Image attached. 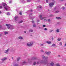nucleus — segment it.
Instances as JSON below:
<instances>
[{
	"label": "nucleus",
	"instance_id": "79ce46f5",
	"mask_svg": "<svg viewBox=\"0 0 66 66\" xmlns=\"http://www.w3.org/2000/svg\"><path fill=\"white\" fill-rule=\"evenodd\" d=\"M43 44H40V46H43Z\"/></svg>",
	"mask_w": 66,
	"mask_h": 66
},
{
	"label": "nucleus",
	"instance_id": "2eb2a0df",
	"mask_svg": "<svg viewBox=\"0 0 66 66\" xmlns=\"http://www.w3.org/2000/svg\"><path fill=\"white\" fill-rule=\"evenodd\" d=\"M8 51H9V49H8L7 50H5V53H7V52H8Z\"/></svg>",
	"mask_w": 66,
	"mask_h": 66
},
{
	"label": "nucleus",
	"instance_id": "39448f33",
	"mask_svg": "<svg viewBox=\"0 0 66 66\" xmlns=\"http://www.w3.org/2000/svg\"><path fill=\"white\" fill-rule=\"evenodd\" d=\"M54 2H52L50 3L49 4L50 7H52L54 5Z\"/></svg>",
	"mask_w": 66,
	"mask_h": 66
},
{
	"label": "nucleus",
	"instance_id": "cd10ccee",
	"mask_svg": "<svg viewBox=\"0 0 66 66\" xmlns=\"http://www.w3.org/2000/svg\"><path fill=\"white\" fill-rule=\"evenodd\" d=\"M59 11H56L55 12V13H59Z\"/></svg>",
	"mask_w": 66,
	"mask_h": 66
},
{
	"label": "nucleus",
	"instance_id": "c85d7f7f",
	"mask_svg": "<svg viewBox=\"0 0 66 66\" xmlns=\"http://www.w3.org/2000/svg\"><path fill=\"white\" fill-rule=\"evenodd\" d=\"M18 66V64H15L14 65V66Z\"/></svg>",
	"mask_w": 66,
	"mask_h": 66
},
{
	"label": "nucleus",
	"instance_id": "5701e85b",
	"mask_svg": "<svg viewBox=\"0 0 66 66\" xmlns=\"http://www.w3.org/2000/svg\"><path fill=\"white\" fill-rule=\"evenodd\" d=\"M20 59V57H19L17 59V61H19V60Z\"/></svg>",
	"mask_w": 66,
	"mask_h": 66
},
{
	"label": "nucleus",
	"instance_id": "a211bd4d",
	"mask_svg": "<svg viewBox=\"0 0 66 66\" xmlns=\"http://www.w3.org/2000/svg\"><path fill=\"white\" fill-rule=\"evenodd\" d=\"M18 38L19 39H23V38L22 37H20V36Z\"/></svg>",
	"mask_w": 66,
	"mask_h": 66
},
{
	"label": "nucleus",
	"instance_id": "393cba45",
	"mask_svg": "<svg viewBox=\"0 0 66 66\" xmlns=\"http://www.w3.org/2000/svg\"><path fill=\"white\" fill-rule=\"evenodd\" d=\"M52 46H53V47H55V45L54 44H53L52 45Z\"/></svg>",
	"mask_w": 66,
	"mask_h": 66
},
{
	"label": "nucleus",
	"instance_id": "bb28decb",
	"mask_svg": "<svg viewBox=\"0 0 66 66\" xmlns=\"http://www.w3.org/2000/svg\"><path fill=\"white\" fill-rule=\"evenodd\" d=\"M61 38H58L57 39V40H59V41H60V40H61Z\"/></svg>",
	"mask_w": 66,
	"mask_h": 66
},
{
	"label": "nucleus",
	"instance_id": "f257e3e1",
	"mask_svg": "<svg viewBox=\"0 0 66 66\" xmlns=\"http://www.w3.org/2000/svg\"><path fill=\"white\" fill-rule=\"evenodd\" d=\"M42 57L43 58V59H45V61H44V60H42L41 61V62H40V63H43V62H44V63H45V64H46L47 63V60H46H46H47V59H48V57H45V56L44 55H42Z\"/></svg>",
	"mask_w": 66,
	"mask_h": 66
},
{
	"label": "nucleus",
	"instance_id": "4d7b16f0",
	"mask_svg": "<svg viewBox=\"0 0 66 66\" xmlns=\"http://www.w3.org/2000/svg\"><path fill=\"white\" fill-rule=\"evenodd\" d=\"M13 59V57H12V59Z\"/></svg>",
	"mask_w": 66,
	"mask_h": 66
},
{
	"label": "nucleus",
	"instance_id": "a878e982",
	"mask_svg": "<svg viewBox=\"0 0 66 66\" xmlns=\"http://www.w3.org/2000/svg\"><path fill=\"white\" fill-rule=\"evenodd\" d=\"M56 66H60V65L59 64L57 63L56 64Z\"/></svg>",
	"mask_w": 66,
	"mask_h": 66
},
{
	"label": "nucleus",
	"instance_id": "49530a36",
	"mask_svg": "<svg viewBox=\"0 0 66 66\" xmlns=\"http://www.w3.org/2000/svg\"><path fill=\"white\" fill-rule=\"evenodd\" d=\"M1 26H0V29H1Z\"/></svg>",
	"mask_w": 66,
	"mask_h": 66
},
{
	"label": "nucleus",
	"instance_id": "ddd939ff",
	"mask_svg": "<svg viewBox=\"0 0 66 66\" xmlns=\"http://www.w3.org/2000/svg\"><path fill=\"white\" fill-rule=\"evenodd\" d=\"M29 31L30 32H33V30L30 29L29 30Z\"/></svg>",
	"mask_w": 66,
	"mask_h": 66
},
{
	"label": "nucleus",
	"instance_id": "7c9ffc66",
	"mask_svg": "<svg viewBox=\"0 0 66 66\" xmlns=\"http://www.w3.org/2000/svg\"><path fill=\"white\" fill-rule=\"evenodd\" d=\"M22 22H23V21H21L19 22V23H22Z\"/></svg>",
	"mask_w": 66,
	"mask_h": 66
},
{
	"label": "nucleus",
	"instance_id": "680f3d73",
	"mask_svg": "<svg viewBox=\"0 0 66 66\" xmlns=\"http://www.w3.org/2000/svg\"><path fill=\"white\" fill-rule=\"evenodd\" d=\"M47 66H48V65H47Z\"/></svg>",
	"mask_w": 66,
	"mask_h": 66
},
{
	"label": "nucleus",
	"instance_id": "20e7f679",
	"mask_svg": "<svg viewBox=\"0 0 66 66\" xmlns=\"http://www.w3.org/2000/svg\"><path fill=\"white\" fill-rule=\"evenodd\" d=\"M33 45V42H31L30 43H28L27 44V45L29 47H30V46H31Z\"/></svg>",
	"mask_w": 66,
	"mask_h": 66
},
{
	"label": "nucleus",
	"instance_id": "f03ea898",
	"mask_svg": "<svg viewBox=\"0 0 66 66\" xmlns=\"http://www.w3.org/2000/svg\"><path fill=\"white\" fill-rule=\"evenodd\" d=\"M2 5L3 6H5L4 7V8L6 11H8V10L10 9V7L7 6V4L4 3H3Z\"/></svg>",
	"mask_w": 66,
	"mask_h": 66
},
{
	"label": "nucleus",
	"instance_id": "3c124183",
	"mask_svg": "<svg viewBox=\"0 0 66 66\" xmlns=\"http://www.w3.org/2000/svg\"><path fill=\"white\" fill-rule=\"evenodd\" d=\"M61 1H63V0H61Z\"/></svg>",
	"mask_w": 66,
	"mask_h": 66
},
{
	"label": "nucleus",
	"instance_id": "8fccbe9b",
	"mask_svg": "<svg viewBox=\"0 0 66 66\" xmlns=\"http://www.w3.org/2000/svg\"><path fill=\"white\" fill-rule=\"evenodd\" d=\"M65 46H66V43H65Z\"/></svg>",
	"mask_w": 66,
	"mask_h": 66
},
{
	"label": "nucleus",
	"instance_id": "603ef678",
	"mask_svg": "<svg viewBox=\"0 0 66 66\" xmlns=\"http://www.w3.org/2000/svg\"><path fill=\"white\" fill-rule=\"evenodd\" d=\"M24 33H26V31H24Z\"/></svg>",
	"mask_w": 66,
	"mask_h": 66
},
{
	"label": "nucleus",
	"instance_id": "09e8293b",
	"mask_svg": "<svg viewBox=\"0 0 66 66\" xmlns=\"http://www.w3.org/2000/svg\"><path fill=\"white\" fill-rule=\"evenodd\" d=\"M1 13H2L1 11H0V14H1Z\"/></svg>",
	"mask_w": 66,
	"mask_h": 66
},
{
	"label": "nucleus",
	"instance_id": "0eeeda50",
	"mask_svg": "<svg viewBox=\"0 0 66 66\" xmlns=\"http://www.w3.org/2000/svg\"><path fill=\"white\" fill-rule=\"evenodd\" d=\"M50 53H51V52H45L46 54H50Z\"/></svg>",
	"mask_w": 66,
	"mask_h": 66
},
{
	"label": "nucleus",
	"instance_id": "864d4df0",
	"mask_svg": "<svg viewBox=\"0 0 66 66\" xmlns=\"http://www.w3.org/2000/svg\"><path fill=\"white\" fill-rule=\"evenodd\" d=\"M1 36V34H0V36Z\"/></svg>",
	"mask_w": 66,
	"mask_h": 66
},
{
	"label": "nucleus",
	"instance_id": "f704fd0d",
	"mask_svg": "<svg viewBox=\"0 0 66 66\" xmlns=\"http://www.w3.org/2000/svg\"><path fill=\"white\" fill-rule=\"evenodd\" d=\"M47 30V29L46 28H45L44 29V30H45V31H46Z\"/></svg>",
	"mask_w": 66,
	"mask_h": 66
},
{
	"label": "nucleus",
	"instance_id": "9d476101",
	"mask_svg": "<svg viewBox=\"0 0 66 66\" xmlns=\"http://www.w3.org/2000/svg\"><path fill=\"white\" fill-rule=\"evenodd\" d=\"M32 23H34V24L33 25V27H35V24H34V21H32Z\"/></svg>",
	"mask_w": 66,
	"mask_h": 66
},
{
	"label": "nucleus",
	"instance_id": "9b49d317",
	"mask_svg": "<svg viewBox=\"0 0 66 66\" xmlns=\"http://www.w3.org/2000/svg\"><path fill=\"white\" fill-rule=\"evenodd\" d=\"M7 59V58H4L3 59H1L2 61H4Z\"/></svg>",
	"mask_w": 66,
	"mask_h": 66
},
{
	"label": "nucleus",
	"instance_id": "c756f323",
	"mask_svg": "<svg viewBox=\"0 0 66 66\" xmlns=\"http://www.w3.org/2000/svg\"><path fill=\"white\" fill-rule=\"evenodd\" d=\"M53 31V30H51L50 31V32H52Z\"/></svg>",
	"mask_w": 66,
	"mask_h": 66
},
{
	"label": "nucleus",
	"instance_id": "052dcab7",
	"mask_svg": "<svg viewBox=\"0 0 66 66\" xmlns=\"http://www.w3.org/2000/svg\"><path fill=\"white\" fill-rule=\"evenodd\" d=\"M16 11H17V9L16 10Z\"/></svg>",
	"mask_w": 66,
	"mask_h": 66
},
{
	"label": "nucleus",
	"instance_id": "58836bf2",
	"mask_svg": "<svg viewBox=\"0 0 66 66\" xmlns=\"http://www.w3.org/2000/svg\"><path fill=\"white\" fill-rule=\"evenodd\" d=\"M43 27H46V25H43Z\"/></svg>",
	"mask_w": 66,
	"mask_h": 66
},
{
	"label": "nucleus",
	"instance_id": "a19ab883",
	"mask_svg": "<svg viewBox=\"0 0 66 66\" xmlns=\"http://www.w3.org/2000/svg\"><path fill=\"white\" fill-rule=\"evenodd\" d=\"M65 9V8H64V7H62V9H63V10H64V9Z\"/></svg>",
	"mask_w": 66,
	"mask_h": 66
},
{
	"label": "nucleus",
	"instance_id": "72a5a7b5",
	"mask_svg": "<svg viewBox=\"0 0 66 66\" xmlns=\"http://www.w3.org/2000/svg\"><path fill=\"white\" fill-rule=\"evenodd\" d=\"M2 7L1 6H0V9H2Z\"/></svg>",
	"mask_w": 66,
	"mask_h": 66
},
{
	"label": "nucleus",
	"instance_id": "423d86ee",
	"mask_svg": "<svg viewBox=\"0 0 66 66\" xmlns=\"http://www.w3.org/2000/svg\"><path fill=\"white\" fill-rule=\"evenodd\" d=\"M42 17H43V15H40V18L41 20H42V19H44L45 18V17L42 18Z\"/></svg>",
	"mask_w": 66,
	"mask_h": 66
},
{
	"label": "nucleus",
	"instance_id": "37998d69",
	"mask_svg": "<svg viewBox=\"0 0 66 66\" xmlns=\"http://www.w3.org/2000/svg\"><path fill=\"white\" fill-rule=\"evenodd\" d=\"M32 15V14L31 13L29 14V15H30V16H31V15Z\"/></svg>",
	"mask_w": 66,
	"mask_h": 66
},
{
	"label": "nucleus",
	"instance_id": "13d9d810",
	"mask_svg": "<svg viewBox=\"0 0 66 66\" xmlns=\"http://www.w3.org/2000/svg\"><path fill=\"white\" fill-rule=\"evenodd\" d=\"M58 56H60V55H58Z\"/></svg>",
	"mask_w": 66,
	"mask_h": 66
},
{
	"label": "nucleus",
	"instance_id": "412c9836",
	"mask_svg": "<svg viewBox=\"0 0 66 66\" xmlns=\"http://www.w3.org/2000/svg\"><path fill=\"white\" fill-rule=\"evenodd\" d=\"M27 1L28 2H30L32 1V0H27Z\"/></svg>",
	"mask_w": 66,
	"mask_h": 66
},
{
	"label": "nucleus",
	"instance_id": "473e14b6",
	"mask_svg": "<svg viewBox=\"0 0 66 66\" xmlns=\"http://www.w3.org/2000/svg\"><path fill=\"white\" fill-rule=\"evenodd\" d=\"M9 3H12V1H11L9 2Z\"/></svg>",
	"mask_w": 66,
	"mask_h": 66
},
{
	"label": "nucleus",
	"instance_id": "1a4fd4ad",
	"mask_svg": "<svg viewBox=\"0 0 66 66\" xmlns=\"http://www.w3.org/2000/svg\"><path fill=\"white\" fill-rule=\"evenodd\" d=\"M6 26H8V29H10V25H9L8 24H6Z\"/></svg>",
	"mask_w": 66,
	"mask_h": 66
},
{
	"label": "nucleus",
	"instance_id": "f8f14e48",
	"mask_svg": "<svg viewBox=\"0 0 66 66\" xmlns=\"http://www.w3.org/2000/svg\"><path fill=\"white\" fill-rule=\"evenodd\" d=\"M46 43H47V44H49L51 43V42L50 41H47L46 42Z\"/></svg>",
	"mask_w": 66,
	"mask_h": 66
},
{
	"label": "nucleus",
	"instance_id": "2f4dec72",
	"mask_svg": "<svg viewBox=\"0 0 66 66\" xmlns=\"http://www.w3.org/2000/svg\"><path fill=\"white\" fill-rule=\"evenodd\" d=\"M46 3H48V0H46Z\"/></svg>",
	"mask_w": 66,
	"mask_h": 66
},
{
	"label": "nucleus",
	"instance_id": "4c0bfd02",
	"mask_svg": "<svg viewBox=\"0 0 66 66\" xmlns=\"http://www.w3.org/2000/svg\"><path fill=\"white\" fill-rule=\"evenodd\" d=\"M60 44L61 45H62V42H60Z\"/></svg>",
	"mask_w": 66,
	"mask_h": 66
},
{
	"label": "nucleus",
	"instance_id": "b1692460",
	"mask_svg": "<svg viewBox=\"0 0 66 66\" xmlns=\"http://www.w3.org/2000/svg\"><path fill=\"white\" fill-rule=\"evenodd\" d=\"M4 33L5 34H8V32L6 31H5V32Z\"/></svg>",
	"mask_w": 66,
	"mask_h": 66
},
{
	"label": "nucleus",
	"instance_id": "4468645a",
	"mask_svg": "<svg viewBox=\"0 0 66 66\" xmlns=\"http://www.w3.org/2000/svg\"><path fill=\"white\" fill-rule=\"evenodd\" d=\"M56 31L57 32H60V29H56Z\"/></svg>",
	"mask_w": 66,
	"mask_h": 66
},
{
	"label": "nucleus",
	"instance_id": "5fc2aeb1",
	"mask_svg": "<svg viewBox=\"0 0 66 66\" xmlns=\"http://www.w3.org/2000/svg\"><path fill=\"white\" fill-rule=\"evenodd\" d=\"M53 39V37L52 38V39Z\"/></svg>",
	"mask_w": 66,
	"mask_h": 66
},
{
	"label": "nucleus",
	"instance_id": "6e6552de",
	"mask_svg": "<svg viewBox=\"0 0 66 66\" xmlns=\"http://www.w3.org/2000/svg\"><path fill=\"white\" fill-rule=\"evenodd\" d=\"M26 62L25 61H24L23 63H22V65H26Z\"/></svg>",
	"mask_w": 66,
	"mask_h": 66
},
{
	"label": "nucleus",
	"instance_id": "f3484780",
	"mask_svg": "<svg viewBox=\"0 0 66 66\" xmlns=\"http://www.w3.org/2000/svg\"><path fill=\"white\" fill-rule=\"evenodd\" d=\"M22 11H20V12L19 14H20V15H22Z\"/></svg>",
	"mask_w": 66,
	"mask_h": 66
},
{
	"label": "nucleus",
	"instance_id": "6ab92c4d",
	"mask_svg": "<svg viewBox=\"0 0 66 66\" xmlns=\"http://www.w3.org/2000/svg\"><path fill=\"white\" fill-rule=\"evenodd\" d=\"M37 8H42V6H38L37 7Z\"/></svg>",
	"mask_w": 66,
	"mask_h": 66
},
{
	"label": "nucleus",
	"instance_id": "bf43d9fd",
	"mask_svg": "<svg viewBox=\"0 0 66 66\" xmlns=\"http://www.w3.org/2000/svg\"><path fill=\"white\" fill-rule=\"evenodd\" d=\"M42 52H43V51H42Z\"/></svg>",
	"mask_w": 66,
	"mask_h": 66
},
{
	"label": "nucleus",
	"instance_id": "6e6d98bb",
	"mask_svg": "<svg viewBox=\"0 0 66 66\" xmlns=\"http://www.w3.org/2000/svg\"><path fill=\"white\" fill-rule=\"evenodd\" d=\"M65 6H66V4H65Z\"/></svg>",
	"mask_w": 66,
	"mask_h": 66
},
{
	"label": "nucleus",
	"instance_id": "a18cd8bd",
	"mask_svg": "<svg viewBox=\"0 0 66 66\" xmlns=\"http://www.w3.org/2000/svg\"><path fill=\"white\" fill-rule=\"evenodd\" d=\"M30 11L31 12H32V11H33V10H31Z\"/></svg>",
	"mask_w": 66,
	"mask_h": 66
},
{
	"label": "nucleus",
	"instance_id": "de8ad7c7",
	"mask_svg": "<svg viewBox=\"0 0 66 66\" xmlns=\"http://www.w3.org/2000/svg\"><path fill=\"white\" fill-rule=\"evenodd\" d=\"M23 2H25V1H23Z\"/></svg>",
	"mask_w": 66,
	"mask_h": 66
},
{
	"label": "nucleus",
	"instance_id": "e433bc0d",
	"mask_svg": "<svg viewBox=\"0 0 66 66\" xmlns=\"http://www.w3.org/2000/svg\"><path fill=\"white\" fill-rule=\"evenodd\" d=\"M48 21H50V19H48Z\"/></svg>",
	"mask_w": 66,
	"mask_h": 66
},
{
	"label": "nucleus",
	"instance_id": "dca6fc26",
	"mask_svg": "<svg viewBox=\"0 0 66 66\" xmlns=\"http://www.w3.org/2000/svg\"><path fill=\"white\" fill-rule=\"evenodd\" d=\"M18 18V16H16L15 17V20H17Z\"/></svg>",
	"mask_w": 66,
	"mask_h": 66
},
{
	"label": "nucleus",
	"instance_id": "aec40b11",
	"mask_svg": "<svg viewBox=\"0 0 66 66\" xmlns=\"http://www.w3.org/2000/svg\"><path fill=\"white\" fill-rule=\"evenodd\" d=\"M56 18L57 19H61V18L59 17H56Z\"/></svg>",
	"mask_w": 66,
	"mask_h": 66
},
{
	"label": "nucleus",
	"instance_id": "4be33fe9",
	"mask_svg": "<svg viewBox=\"0 0 66 66\" xmlns=\"http://www.w3.org/2000/svg\"><path fill=\"white\" fill-rule=\"evenodd\" d=\"M36 64V63L35 62H34L33 65H35V64Z\"/></svg>",
	"mask_w": 66,
	"mask_h": 66
},
{
	"label": "nucleus",
	"instance_id": "c03bdc74",
	"mask_svg": "<svg viewBox=\"0 0 66 66\" xmlns=\"http://www.w3.org/2000/svg\"><path fill=\"white\" fill-rule=\"evenodd\" d=\"M39 63L38 62H37V64H39Z\"/></svg>",
	"mask_w": 66,
	"mask_h": 66
},
{
	"label": "nucleus",
	"instance_id": "ea45409f",
	"mask_svg": "<svg viewBox=\"0 0 66 66\" xmlns=\"http://www.w3.org/2000/svg\"><path fill=\"white\" fill-rule=\"evenodd\" d=\"M53 16V15H51L50 16V17H51L52 16Z\"/></svg>",
	"mask_w": 66,
	"mask_h": 66
},
{
	"label": "nucleus",
	"instance_id": "7ed1b4c3",
	"mask_svg": "<svg viewBox=\"0 0 66 66\" xmlns=\"http://www.w3.org/2000/svg\"><path fill=\"white\" fill-rule=\"evenodd\" d=\"M36 59V57H33L31 59H28V62H29L30 64H31V61H32V60H35Z\"/></svg>",
	"mask_w": 66,
	"mask_h": 66
},
{
	"label": "nucleus",
	"instance_id": "c9c22d12",
	"mask_svg": "<svg viewBox=\"0 0 66 66\" xmlns=\"http://www.w3.org/2000/svg\"><path fill=\"white\" fill-rule=\"evenodd\" d=\"M10 13H7V15H10Z\"/></svg>",
	"mask_w": 66,
	"mask_h": 66
}]
</instances>
